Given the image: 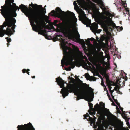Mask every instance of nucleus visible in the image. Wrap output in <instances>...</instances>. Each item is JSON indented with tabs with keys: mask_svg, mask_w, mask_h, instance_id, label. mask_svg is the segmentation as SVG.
Listing matches in <instances>:
<instances>
[{
	"mask_svg": "<svg viewBox=\"0 0 130 130\" xmlns=\"http://www.w3.org/2000/svg\"><path fill=\"white\" fill-rule=\"evenodd\" d=\"M106 83L108 86H112V82L110 81L108 79H106Z\"/></svg>",
	"mask_w": 130,
	"mask_h": 130,
	"instance_id": "19",
	"label": "nucleus"
},
{
	"mask_svg": "<svg viewBox=\"0 0 130 130\" xmlns=\"http://www.w3.org/2000/svg\"><path fill=\"white\" fill-rule=\"evenodd\" d=\"M57 39V37H56V38H54L53 40L54 41H56V39Z\"/></svg>",
	"mask_w": 130,
	"mask_h": 130,
	"instance_id": "42",
	"label": "nucleus"
},
{
	"mask_svg": "<svg viewBox=\"0 0 130 130\" xmlns=\"http://www.w3.org/2000/svg\"><path fill=\"white\" fill-rule=\"evenodd\" d=\"M100 106L101 107L100 108V110L98 111V112H100V113H101V110L102 109L105 108V109H107V108H105V104L104 103H103L102 102H101L100 103Z\"/></svg>",
	"mask_w": 130,
	"mask_h": 130,
	"instance_id": "15",
	"label": "nucleus"
},
{
	"mask_svg": "<svg viewBox=\"0 0 130 130\" xmlns=\"http://www.w3.org/2000/svg\"><path fill=\"white\" fill-rule=\"evenodd\" d=\"M104 91H107V89L106 88L105 86V87L104 88Z\"/></svg>",
	"mask_w": 130,
	"mask_h": 130,
	"instance_id": "41",
	"label": "nucleus"
},
{
	"mask_svg": "<svg viewBox=\"0 0 130 130\" xmlns=\"http://www.w3.org/2000/svg\"><path fill=\"white\" fill-rule=\"evenodd\" d=\"M71 70V69L70 68H69V69L68 70H69V71H70Z\"/></svg>",
	"mask_w": 130,
	"mask_h": 130,
	"instance_id": "50",
	"label": "nucleus"
},
{
	"mask_svg": "<svg viewBox=\"0 0 130 130\" xmlns=\"http://www.w3.org/2000/svg\"><path fill=\"white\" fill-rule=\"evenodd\" d=\"M101 18L103 20H108L109 19L110 22H112V20L110 18V17H107V16L106 15H103L102 16Z\"/></svg>",
	"mask_w": 130,
	"mask_h": 130,
	"instance_id": "16",
	"label": "nucleus"
},
{
	"mask_svg": "<svg viewBox=\"0 0 130 130\" xmlns=\"http://www.w3.org/2000/svg\"><path fill=\"white\" fill-rule=\"evenodd\" d=\"M127 115L126 114H124V115L122 116V117L124 119L125 121H127L128 122L129 120H130V118L128 117Z\"/></svg>",
	"mask_w": 130,
	"mask_h": 130,
	"instance_id": "18",
	"label": "nucleus"
},
{
	"mask_svg": "<svg viewBox=\"0 0 130 130\" xmlns=\"http://www.w3.org/2000/svg\"><path fill=\"white\" fill-rule=\"evenodd\" d=\"M126 124L127 126L129 125V122L127 121H126Z\"/></svg>",
	"mask_w": 130,
	"mask_h": 130,
	"instance_id": "38",
	"label": "nucleus"
},
{
	"mask_svg": "<svg viewBox=\"0 0 130 130\" xmlns=\"http://www.w3.org/2000/svg\"><path fill=\"white\" fill-rule=\"evenodd\" d=\"M26 71H30V70L29 69H26Z\"/></svg>",
	"mask_w": 130,
	"mask_h": 130,
	"instance_id": "45",
	"label": "nucleus"
},
{
	"mask_svg": "<svg viewBox=\"0 0 130 130\" xmlns=\"http://www.w3.org/2000/svg\"><path fill=\"white\" fill-rule=\"evenodd\" d=\"M85 76L86 78L90 77V76L88 73H87L85 74Z\"/></svg>",
	"mask_w": 130,
	"mask_h": 130,
	"instance_id": "31",
	"label": "nucleus"
},
{
	"mask_svg": "<svg viewBox=\"0 0 130 130\" xmlns=\"http://www.w3.org/2000/svg\"><path fill=\"white\" fill-rule=\"evenodd\" d=\"M74 41L76 42V41Z\"/></svg>",
	"mask_w": 130,
	"mask_h": 130,
	"instance_id": "59",
	"label": "nucleus"
},
{
	"mask_svg": "<svg viewBox=\"0 0 130 130\" xmlns=\"http://www.w3.org/2000/svg\"><path fill=\"white\" fill-rule=\"evenodd\" d=\"M29 9H30V11H27V13L29 14L30 16V19H31V17L30 15V13H33L34 12H38L40 13L42 16H42L41 13L40 12L41 11H42V13L43 14H45V13H46V9L45 8L44 9L42 7H38V9L36 10L33 11L32 10V8L31 7H29Z\"/></svg>",
	"mask_w": 130,
	"mask_h": 130,
	"instance_id": "10",
	"label": "nucleus"
},
{
	"mask_svg": "<svg viewBox=\"0 0 130 130\" xmlns=\"http://www.w3.org/2000/svg\"><path fill=\"white\" fill-rule=\"evenodd\" d=\"M29 7H32V8H33V6L31 5V4H30L29 5ZM30 9H29V10L28 9V10H26V11H25V13H24L26 15V16H27V15H29V17H30V16L29 15V14H28V13H27V11H30Z\"/></svg>",
	"mask_w": 130,
	"mask_h": 130,
	"instance_id": "22",
	"label": "nucleus"
},
{
	"mask_svg": "<svg viewBox=\"0 0 130 130\" xmlns=\"http://www.w3.org/2000/svg\"><path fill=\"white\" fill-rule=\"evenodd\" d=\"M72 23L69 21L64 20L60 23L59 29L60 32L63 34L64 36L68 37L69 39H74L77 40H80V35L77 32V34L75 37L73 34Z\"/></svg>",
	"mask_w": 130,
	"mask_h": 130,
	"instance_id": "5",
	"label": "nucleus"
},
{
	"mask_svg": "<svg viewBox=\"0 0 130 130\" xmlns=\"http://www.w3.org/2000/svg\"><path fill=\"white\" fill-rule=\"evenodd\" d=\"M3 16L5 19V21L3 25L0 26V37H3L5 34L10 36L15 32L16 20L13 18Z\"/></svg>",
	"mask_w": 130,
	"mask_h": 130,
	"instance_id": "3",
	"label": "nucleus"
},
{
	"mask_svg": "<svg viewBox=\"0 0 130 130\" xmlns=\"http://www.w3.org/2000/svg\"><path fill=\"white\" fill-rule=\"evenodd\" d=\"M14 0H6L4 5L1 6V13L3 16L9 17L10 18H14L17 15L16 11L17 10L21 9V11L25 13L26 10H28V8L26 6L21 4L19 7L14 3Z\"/></svg>",
	"mask_w": 130,
	"mask_h": 130,
	"instance_id": "1",
	"label": "nucleus"
},
{
	"mask_svg": "<svg viewBox=\"0 0 130 130\" xmlns=\"http://www.w3.org/2000/svg\"><path fill=\"white\" fill-rule=\"evenodd\" d=\"M101 85H102V86H103V85H104V83L103 81V79L102 78V82L101 84Z\"/></svg>",
	"mask_w": 130,
	"mask_h": 130,
	"instance_id": "35",
	"label": "nucleus"
},
{
	"mask_svg": "<svg viewBox=\"0 0 130 130\" xmlns=\"http://www.w3.org/2000/svg\"><path fill=\"white\" fill-rule=\"evenodd\" d=\"M17 128L18 130H35L31 123L29 122L24 125H18Z\"/></svg>",
	"mask_w": 130,
	"mask_h": 130,
	"instance_id": "9",
	"label": "nucleus"
},
{
	"mask_svg": "<svg viewBox=\"0 0 130 130\" xmlns=\"http://www.w3.org/2000/svg\"><path fill=\"white\" fill-rule=\"evenodd\" d=\"M108 15L110 16L111 17V16H114V15H113L112 14H111V13H108Z\"/></svg>",
	"mask_w": 130,
	"mask_h": 130,
	"instance_id": "37",
	"label": "nucleus"
},
{
	"mask_svg": "<svg viewBox=\"0 0 130 130\" xmlns=\"http://www.w3.org/2000/svg\"><path fill=\"white\" fill-rule=\"evenodd\" d=\"M87 120L89 121L92 122L93 121V118L90 117V116L89 117V118L87 119Z\"/></svg>",
	"mask_w": 130,
	"mask_h": 130,
	"instance_id": "27",
	"label": "nucleus"
},
{
	"mask_svg": "<svg viewBox=\"0 0 130 130\" xmlns=\"http://www.w3.org/2000/svg\"><path fill=\"white\" fill-rule=\"evenodd\" d=\"M124 73H125V75H127V74L126 73H125L124 72Z\"/></svg>",
	"mask_w": 130,
	"mask_h": 130,
	"instance_id": "52",
	"label": "nucleus"
},
{
	"mask_svg": "<svg viewBox=\"0 0 130 130\" xmlns=\"http://www.w3.org/2000/svg\"><path fill=\"white\" fill-rule=\"evenodd\" d=\"M98 24L96 22L92 24V27L91 28V30H92L93 32L96 31L98 29Z\"/></svg>",
	"mask_w": 130,
	"mask_h": 130,
	"instance_id": "13",
	"label": "nucleus"
},
{
	"mask_svg": "<svg viewBox=\"0 0 130 130\" xmlns=\"http://www.w3.org/2000/svg\"><path fill=\"white\" fill-rule=\"evenodd\" d=\"M71 79L72 80H74V79L72 77H71Z\"/></svg>",
	"mask_w": 130,
	"mask_h": 130,
	"instance_id": "48",
	"label": "nucleus"
},
{
	"mask_svg": "<svg viewBox=\"0 0 130 130\" xmlns=\"http://www.w3.org/2000/svg\"><path fill=\"white\" fill-rule=\"evenodd\" d=\"M109 100H111L112 101V100L110 98H109Z\"/></svg>",
	"mask_w": 130,
	"mask_h": 130,
	"instance_id": "49",
	"label": "nucleus"
},
{
	"mask_svg": "<svg viewBox=\"0 0 130 130\" xmlns=\"http://www.w3.org/2000/svg\"><path fill=\"white\" fill-rule=\"evenodd\" d=\"M123 130H129V129L128 128H124Z\"/></svg>",
	"mask_w": 130,
	"mask_h": 130,
	"instance_id": "40",
	"label": "nucleus"
},
{
	"mask_svg": "<svg viewBox=\"0 0 130 130\" xmlns=\"http://www.w3.org/2000/svg\"><path fill=\"white\" fill-rule=\"evenodd\" d=\"M77 2L80 5H82L84 3H86V2L84 0H78Z\"/></svg>",
	"mask_w": 130,
	"mask_h": 130,
	"instance_id": "20",
	"label": "nucleus"
},
{
	"mask_svg": "<svg viewBox=\"0 0 130 130\" xmlns=\"http://www.w3.org/2000/svg\"><path fill=\"white\" fill-rule=\"evenodd\" d=\"M125 80H124L123 81V83H124V84H125Z\"/></svg>",
	"mask_w": 130,
	"mask_h": 130,
	"instance_id": "47",
	"label": "nucleus"
},
{
	"mask_svg": "<svg viewBox=\"0 0 130 130\" xmlns=\"http://www.w3.org/2000/svg\"><path fill=\"white\" fill-rule=\"evenodd\" d=\"M58 22L57 21V20H55L54 21V23L53 25L55 26H56L57 25V23Z\"/></svg>",
	"mask_w": 130,
	"mask_h": 130,
	"instance_id": "33",
	"label": "nucleus"
},
{
	"mask_svg": "<svg viewBox=\"0 0 130 130\" xmlns=\"http://www.w3.org/2000/svg\"><path fill=\"white\" fill-rule=\"evenodd\" d=\"M119 106V108H120V109L121 110L123 114L124 115V114H125V111H123V108L122 107L120 106H120Z\"/></svg>",
	"mask_w": 130,
	"mask_h": 130,
	"instance_id": "26",
	"label": "nucleus"
},
{
	"mask_svg": "<svg viewBox=\"0 0 130 130\" xmlns=\"http://www.w3.org/2000/svg\"><path fill=\"white\" fill-rule=\"evenodd\" d=\"M115 102H116L117 104L119 106L120 105L119 103L118 102V101L117 100H115Z\"/></svg>",
	"mask_w": 130,
	"mask_h": 130,
	"instance_id": "32",
	"label": "nucleus"
},
{
	"mask_svg": "<svg viewBox=\"0 0 130 130\" xmlns=\"http://www.w3.org/2000/svg\"><path fill=\"white\" fill-rule=\"evenodd\" d=\"M79 87L77 86L75 87V89L77 90V94H75L77 96L76 100H78L81 99H83L84 97L90 99L91 95V93L92 95H94V93L93 89L91 88L90 87L89 85L86 83H82L81 86L80 90L82 91V93H80L79 92Z\"/></svg>",
	"mask_w": 130,
	"mask_h": 130,
	"instance_id": "6",
	"label": "nucleus"
},
{
	"mask_svg": "<svg viewBox=\"0 0 130 130\" xmlns=\"http://www.w3.org/2000/svg\"><path fill=\"white\" fill-rule=\"evenodd\" d=\"M5 39L7 40V42H8V43L7 44V47H8L9 45H10V44L9 43L10 42H11V39L10 38H9L8 37H7L5 38Z\"/></svg>",
	"mask_w": 130,
	"mask_h": 130,
	"instance_id": "21",
	"label": "nucleus"
},
{
	"mask_svg": "<svg viewBox=\"0 0 130 130\" xmlns=\"http://www.w3.org/2000/svg\"><path fill=\"white\" fill-rule=\"evenodd\" d=\"M79 20H80V19L79 18Z\"/></svg>",
	"mask_w": 130,
	"mask_h": 130,
	"instance_id": "58",
	"label": "nucleus"
},
{
	"mask_svg": "<svg viewBox=\"0 0 130 130\" xmlns=\"http://www.w3.org/2000/svg\"><path fill=\"white\" fill-rule=\"evenodd\" d=\"M22 72L23 73H27L28 75H29V72L28 71H26V69H23L22 70Z\"/></svg>",
	"mask_w": 130,
	"mask_h": 130,
	"instance_id": "25",
	"label": "nucleus"
},
{
	"mask_svg": "<svg viewBox=\"0 0 130 130\" xmlns=\"http://www.w3.org/2000/svg\"><path fill=\"white\" fill-rule=\"evenodd\" d=\"M31 77L32 78H35V76H31Z\"/></svg>",
	"mask_w": 130,
	"mask_h": 130,
	"instance_id": "43",
	"label": "nucleus"
},
{
	"mask_svg": "<svg viewBox=\"0 0 130 130\" xmlns=\"http://www.w3.org/2000/svg\"><path fill=\"white\" fill-rule=\"evenodd\" d=\"M76 1H75L73 2V4H74V5L75 6V5H77V3H76Z\"/></svg>",
	"mask_w": 130,
	"mask_h": 130,
	"instance_id": "39",
	"label": "nucleus"
},
{
	"mask_svg": "<svg viewBox=\"0 0 130 130\" xmlns=\"http://www.w3.org/2000/svg\"><path fill=\"white\" fill-rule=\"evenodd\" d=\"M75 77H77V76H76V75H75Z\"/></svg>",
	"mask_w": 130,
	"mask_h": 130,
	"instance_id": "57",
	"label": "nucleus"
},
{
	"mask_svg": "<svg viewBox=\"0 0 130 130\" xmlns=\"http://www.w3.org/2000/svg\"><path fill=\"white\" fill-rule=\"evenodd\" d=\"M92 100H93L92 99H91L90 101H92Z\"/></svg>",
	"mask_w": 130,
	"mask_h": 130,
	"instance_id": "54",
	"label": "nucleus"
},
{
	"mask_svg": "<svg viewBox=\"0 0 130 130\" xmlns=\"http://www.w3.org/2000/svg\"><path fill=\"white\" fill-rule=\"evenodd\" d=\"M31 4L33 6L32 10L35 11L37 9L38 7H42V6L40 5H38L36 4H33L32 3H31Z\"/></svg>",
	"mask_w": 130,
	"mask_h": 130,
	"instance_id": "14",
	"label": "nucleus"
},
{
	"mask_svg": "<svg viewBox=\"0 0 130 130\" xmlns=\"http://www.w3.org/2000/svg\"><path fill=\"white\" fill-rule=\"evenodd\" d=\"M82 22L84 24L86 25V26L88 27L89 25L91 24V20H89L87 18L86 16H85V18L82 17L81 18Z\"/></svg>",
	"mask_w": 130,
	"mask_h": 130,
	"instance_id": "12",
	"label": "nucleus"
},
{
	"mask_svg": "<svg viewBox=\"0 0 130 130\" xmlns=\"http://www.w3.org/2000/svg\"><path fill=\"white\" fill-rule=\"evenodd\" d=\"M126 79H125V80H127V77L126 76Z\"/></svg>",
	"mask_w": 130,
	"mask_h": 130,
	"instance_id": "51",
	"label": "nucleus"
},
{
	"mask_svg": "<svg viewBox=\"0 0 130 130\" xmlns=\"http://www.w3.org/2000/svg\"><path fill=\"white\" fill-rule=\"evenodd\" d=\"M101 31V29H99L98 30L97 29L95 32H96L98 33H100Z\"/></svg>",
	"mask_w": 130,
	"mask_h": 130,
	"instance_id": "34",
	"label": "nucleus"
},
{
	"mask_svg": "<svg viewBox=\"0 0 130 130\" xmlns=\"http://www.w3.org/2000/svg\"><path fill=\"white\" fill-rule=\"evenodd\" d=\"M69 12H70V13H69V15L70 17H75V14L73 12H70L69 11Z\"/></svg>",
	"mask_w": 130,
	"mask_h": 130,
	"instance_id": "23",
	"label": "nucleus"
},
{
	"mask_svg": "<svg viewBox=\"0 0 130 130\" xmlns=\"http://www.w3.org/2000/svg\"><path fill=\"white\" fill-rule=\"evenodd\" d=\"M56 11H55L54 10H52L51 11V13L56 17L60 18L62 17L63 13L65 12L63 11H62L60 8L59 7H57L56 8Z\"/></svg>",
	"mask_w": 130,
	"mask_h": 130,
	"instance_id": "11",
	"label": "nucleus"
},
{
	"mask_svg": "<svg viewBox=\"0 0 130 130\" xmlns=\"http://www.w3.org/2000/svg\"><path fill=\"white\" fill-rule=\"evenodd\" d=\"M111 86V85H110L109 86H108V87L109 89V91L110 92V93L112 95V94L113 92L114 91V90H111V88H112V87Z\"/></svg>",
	"mask_w": 130,
	"mask_h": 130,
	"instance_id": "24",
	"label": "nucleus"
},
{
	"mask_svg": "<svg viewBox=\"0 0 130 130\" xmlns=\"http://www.w3.org/2000/svg\"><path fill=\"white\" fill-rule=\"evenodd\" d=\"M84 119H88L87 117H89L90 116L88 113H87L86 115H84Z\"/></svg>",
	"mask_w": 130,
	"mask_h": 130,
	"instance_id": "28",
	"label": "nucleus"
},
{
	"mask_svg": "<svg viewBox=\"0 0 130 130\" xmlns=\"http://www.w3.org/2000/svg\"><path fill=\"white\" fill-rule=\"evenodd\" d=\"M61 39V46L62 47L63 54L64 55L61 60V64L62 65L65 64L66 66H71L72 69L75 67L74 62L73 61L75 56V54L72 49L68 45H71L72 44L65 41V39Z\"/></svg>",
	"mask_w": 130,
	"mask_h": 130,
	"instance_id": "2",
	"label": "nucleus"
},
{
	"mask_svg": "<svg viewBox=\"0 0 130 130\" xmlns=\"http://www.w3.org/2000/svg\"><path fill=\"white\" fill-rule=\"evenodd\" d=\"M45 37V38H46V39H48V38H46V37Z\"/></svg>",
	"mask_w": 130,
	"mask_h": 130,
	"instance_id": "55",
	"label": "nucleus"
},
{
	"mask_svg": "<svg viewBox=\"0 0 130 130\" xmlns=\"http://www.w3.org/2000/svg\"><path fill=\"white\" fill-rule=\"evenodd\" d=\"M89 107L90 109L88 110V112L90 115H95L96 111L100 110V108L101 107L100 105L98 104H96L94 106V108H93V105L91 103L89 104Z\"/></svg>",
	"mask_w": 130,
	"mask_h": 130,
	"instance_id": "8",
	"label": "nucleus"
},
{
	"mask_svg": "<svg viewBox=\"0 0 130 130\" xmlns=\"http://www.w3.org/2000/svg\"><path fill=\"white\" fill-rule=\"evenodd\" d=\"M89 40H91V41H95V39H94V38H92V37L90 39H87V41L88 42V43H89L90 42V41H89Z\"/></svg>",
	"mask_w": 130,
	"mask_h": 130,
	"instance_id": "30",
	"label": "nucleus"
},
{
	"mask_svg": "<svg viewBox=\"0 0 130 130\" xmlns=\"http://www.w3.org/2000/svg\"><path fill=\"white\" fill-rule=\"evenodd\" d=\"M46 7V5H45L44 7Z\"/></svg>",
	"mask_w": 130,
	"mask_h": 130,
	"instance_id": "56",
	"label": "nucleus"
},
{
	"mask_svg": "<svg viewBox=\"0 0 130 130\" xmlns=\"http://www.w3.org/2000/svg\"><path fill=\"white\" fill-rule=\"evenodd\" d=\"M113 104H115L114 105L116 106V105H115V103H113ZM116 108L117 112L119 113H121V111L118 108V107L117 106H116Z\"/></svg>",
	"mask_w": 130,
	"mask_h": 130,
	"instance_id": "29",
	"label": "nucleus"
},
{
	"mask_svg": "<svg viewBox=\"0 0 130 130\" xmlns=\"http://www.w3.org/2000/svg\"><path fill=\"white\" fill-rule=\"evenodd\" d=\"M114 24L115 25L114 27L117 29V31H120L122 30L123 28L122 26L120 27L119 26H116L115 23H114Z\"/></svg>",
	"mask_w": 130,
	"mask_h": 130,
	"instance_id": "17",
	"label": "nucleus"
},
{
	"mask_svg": "<svg viewBox=\"0 0 130 130\" xmlns=\"http://www.w3.org/2000/svg\"><path fill=\"white\" fill-rule=\"evenodd\" d=\"M102 130H105V129L103 128L102 129Z\"/></svg>",
	"mask_w": 130,
	"mask_h": 130,
	"instance_id": "53",
	"label": "nucleus"
},
{
	"mask_svg": "<svg viewBox=\"0 0 130 130\" xmlns=\"http://www.w3.org/2000/svg\"><path fill=\"white\" fill-rule=\"evenodd\" d=\"M56 82L60 86V88H62L63 87H64L65 88L63 91V93H62L63 98H64L66 96L68 95L69 92L70 93L73 92L74 93V94H77V91H76L77 90H76L75 89L76 85L70 84L67 85V88H66L64 87L65 82L60 77H58L56 78Z\"/></svg>",
	"mask_w": 130,
	"mask_h": 130,
	"instance_id": "7",
	"label": "nucleus"
},
{
	"mask_svg": "<svg viewBox=\"0 0 130 130\" xmlns=\"http://www.w3.org/2000/svg\"><path fill=\"white\" fill-rule=\"evenodd\" d=\"M31 20L30 23L32 25V29L39 34L44 36V32L42 29V16L41 14L38 12H34L30 13Z\"/></svg>",
	"mask_w": 130,
	"mask_h": 130,
	"instance_id": "4",
	"label": "nucleus"
},
{
	"mask_svg": "<svg viewBox=\"0 0 130 130\" xmlns=\"http://www.w3.org/2000/svg\"><path fill=\"white\" fill-rule=\"evenodd\" d=\"M117 89H119L118 87H114V89L117 91Z\"/></svg>",
	"mask_w": 130,
	"mask_h": 130,
	"instance_id": "36",
	"label": "nucleus"
},
{
	"mask_svg": "<svg viewBox=\"0 0 130 130\" xmlns=\"http://www.w3.org/2000/svg\"><path fill=\"white\" fill-rule=\"evenodd\" d=\"M117 90H117V92H120V91L119 90V89H117Z\"/></svg>",
	"mask_w": 130,
	"mask_h": 130,
	"instance_id": "44",
	"label": "nucleus"
},
{
	"mask_svg": "<svg viewBox=\"0 0 130 130\" xmlns=\"http://www.w3.org/2000/svg\"><path fill=\"white\" fill-rule=\"evenodd\" d=\"M81 40H82V42H84V41L83 39H81Z\"/></svg>",
	"mask_w": 130,
	"mask_h": 130,
	"instance_id": "46",
	"label": "nucleus"
}]
</instances>
